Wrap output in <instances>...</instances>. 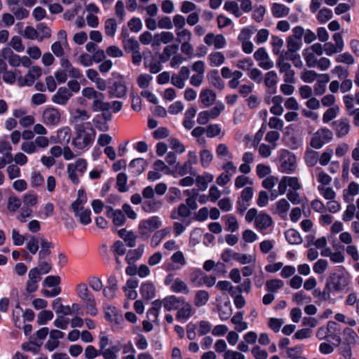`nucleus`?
<instances>
[{"mask_svg": "<svg viewBox=\"0 0 359 359\" xmlns=\"http://www.w3.org/2000/svg\"><path fill=\"white\" fill-rule=\"evenodd\" d=\"M171 290L176 293L188 294L189 289L187 285L182 280L177 278L171 285Z\"/></svg>", "mask_w": 359, "mask_h": 359, "instance_id": "37", "label": "nucleus"}, {"mask_svg": "<svg viewBox=\"0 0 359 359\" xmlns=\"http://www.w3.org/2000/svg\"><path fill=\"white\" fill-rule=\"evenodd\" d=\"M123 46L126 52H133L140 50V44L134 38L126 39L123 41Z\"/></svg>", "mask_w": 359, "mask_h": 359, "instance_id": "43", "label": "nucleus"}, {"mask_svg": "<svg viewBox=\"0 0 359 359\" xmlns=\"http://www.w3.org/2000/svg\"><path fill=\"white\" fill-rule=\"evenodd\" d=\"M280 161V170L282 172H288L292 170V160L289 154H282Z\"/></svg>", "mask_w": 359, "mask_h": 359, "instance_id": "48", "label": "nucleus"}, {"mask_svg": "<svg viewBox=\"0 0 359 359\" xmlns=\"http://www.w3.org/2000/svg\"><path fill=\"white\" fill-rule=\"evenodd\" d=\"M304 29L301 27H296L293 28V53L298 50L302 45V38L304 35Z\"/></svg>", "mask_w": 359, "mask_h": 359, "instance_id": "21", "label": "nucleus"}, {"mask_svg": "<svg viewBox=\"0 0 359 359\" xmlns=\"http://www.w3.org/2000/svg\"><path fill=\"white\" fill-rule=\"evenodd\" d=\"M61 298H57L53 302V309L55 311L57 315L67 316L72 313L69 306H63L61 302Z\"/></svg>", "mask_w": 359, "mask_h": 359, "instance_id": "22", "label": "nucleus"}, {"mask_svg": "<svg viewBox=\"0 0 359 359\" xmlns=\"http://www.w3.org/2000/svg\"><path fill=\"white\" fill-rule=\"evenodd\" d=\"M243 312H238L231 318V320L232 323L236 325L235 329L238 332L246 330L248 327L247 323L243 321Z\"/></svg>", "mask_w": 359, "mask_h": 359, "instance_id": "35", "label": "nucleus"}, {"mask_svg": "<svg viewBox=\"0 0 359 359\" xmlns=\"http://www.w3.org/2000/svg\"><path fill=\"white\" fill-rule=\"evenodd\" d=\"M10 10L18 20L27 18L29 13L27 9L22 7H11Z\"/></svg>", "mask_w": 359, "mask_h": 359, "instance_id": "60", "label": "nucleus"}, {"mask_svg": "<svg viewBox=\"0 0 359 359\" xmlns=\"http://www.w3.org/2000/svg\"><path fill=\"white\" fill-rule=\"evenodd\" d=\"M331 283L334 290L339 292L344 290L348 285V280L342 273H334L331 277Z\"/></svg>", "mask_w": 359, "mask_h": 359, "instance_id": "13", "label": "nucleus"}, {"mask_svg": "<svg viewBox=\"0 0 359 359\" xmlns=\"http://www.w3.org/2000/svg\"><path fill=\"white\" fill-rule=\"evenodd\" d=\"M264 83L269 88L276 86L277 83V74L274 71H271L266 74Z\"/></svg>", "mask_w": 359, "mask_h": 359, "instance_id": "54", "label": "nucleus"}, {"mask_svg": "<svg viewBox=\"0 0 359 359\" xmlns=\"http://www.w3.org/2000/svg\"><path fill=\"white\" fill-rule=\"evenodd\" d=\"M184 194L189 197L186 199V204L188 208L191 210H194L197 209L198 205L196 203V198L198 196V193L196 189H192L191 191L186 190L184 191Z\"/></svg>", "mask_w": 359, "mask_h": 359, "instance_id": "31", "label": "nucleus"}, {"mask_svg": "<svg viewBox=\"0 0 359 359\" xmlns=\"http://www.w3.org/2000/svg\"><path fill=\"white\" fill-rule=\"evenodd\" d=\"M289 8L283 4H274L273 6V13L276 17H282L288 13Z\"/></svg>", "mask_w": 359, "mask_h": 359, "instance_id": "64", "label": "nucleus"}, {"mask_svg": "<svg viewBox=\"0 0 359 359\" xmlns=\"http://www.w3.org/2000/svg\"><path fill=\"white\" fill-rule=\"evenodd\" d=\"M184 298L177 297L174 295L163 299V306L168 311L177 310L182 305Z\"/></svg>", "mask_w": 359, "mask_h": 359, "instance_id": "16", "label": "nucleus"}, {"mask_svg": "<svg viewBox=\"0 0 359 359\" xmlns=\"http://www.w3.org/2000/svg\"><path fill=\"white\" fill-rule=\"evenodd\" d=\"M3 56L5 60H8L9 65L13 67H18L20 64V57L18 55L14 54L10 48L3 50Z\"/></svg>", "mask_w": 359, "mask_h": 359, "instance_id": "29", "label": "nucleus"}, {"mask_svg": "<svg viewBox=\"0 0 359 359\" xmlns=\"http://www.w3.org/2000/svg\"><path fill=\"white\" fill-rule=\"evenodd\" d=\"M42 118L45 124L55 126L60 122V113L57 109L48 108L44 110Z\"/></svg>", "mask_w": 359, "mask_h": 359, "instance_id": "11", "label": "nucleus"}, {"mask_svg": "<svg viewBox=\"0 0 359 359\" xmlns=\"http://www.w3.org/2000/svg\"><path fill=\"white\" fill-rule=\"evenodd\" d=\"M144 251V245H140L137 249L129 250L126 257L128 264H135L142 255Z\"/></svg>", "mask_w": 359, "mask_h": 359, "instance_id": "19", "label": "nucleus"}, {"mask_svg": "<svg viewBox=\"0 0 359 359\" xmlns=\"http://www.w3.org/2000/svg\"><path fill=\"white\" fill-rule=\"evenodd\" d=\"M331 287L329 283H327L323 290L321 291L319 288H316L313 291V295L317 298L319 302H325L330 298Z\"/></svg>", "mask_w": 359, "mask_h": 359, "instance_id": "24", "label": "nucleus"}, {"mask_svg": "<svg viewBox=\"0 0 359 359\" xmlns=\"http://www.w3.org/2000/svg\"><path fill=\"white\" fill-rule=\"evenodd\" d=\"M117 29V23L114 18H109L104 22V32L107 36L113 37Z\"/></svg>", "mask_w": 359, "mask_h": 359, "instance_id": "42", "label": "nucleus"}, {"mask_svg": "<svg viewBox=\"0 0 359 359\" xmlns=\"http://www.w3.org/2000/svg\"><path fill=\"white\" fill-rule=\"evenodd\" d=\"M72 96V93L65 87L58 88L57 93L53 96L52 101L60 105L65 104Z\"/></svg>", "mask_w": 359, "mask_h": 359, "instance_id": "14", "label": "nucleus"}, {"mask_svg": "<svg viewBox=\"0 0 359 359\" xmlns=\"http://www.w3.org/2000/svg\"><path fill=\"white\" fill-rule=\"evenodd\" d=\"M224 109V105L222 102H219L210 110L200 112L197 118L198 123L200 125H205L210 119L218 117Z\"/></svg>", "mask_w": 359, "mask_h": 359, "instance_id": "7", "label": "nucleus"}, {"mask_svg": "<svg viewBox=\"0 0 359 359\" xmlns=\"http://www.w3.org/2000/svg\"><path fill=\"white\" fill-rule=\"evenodd\" d=\"M339 111V107L337 105H334L332 107H329L323 114V121L324 123H327L330 121L333 120L337 117Z\"/></svg>", "mask_w": 359, "mask_h": 359, "instance_id": "38", "label": "nucleus"}, {"mask_svg": "<svg viewBox=\"0 0 359 359\" xmlns=\"http://www.w3.org/2000/svg\"><path fill=\"white\" fill-rule=\"evenodd\" d=\"M128 177L126 173L120 172L116 177V187L121 192H126L128 191V187L127 186Z\"/></svg>", "mask_w": 359, "mask_h": 359, "instance_id": "36", "label": "nucleus"}, {"mask_svg": "<svg viewBox=\"0 0 359 359\" xmlns=\"http://www.w3.org/2000/svg\"><path fill=\"white\" fill-rule=\"evenodd\" d=\"M287 51L285 53L282 52L277 61V65L280 69V72L285 73L286 78L285 79V81L286 83L289 82L288 73L291 67L289 62L292 60V36L287 37Z\"/></svg>", "mask_w": 359, "mask_h": 359, "instance_id": "5", "label": "nucleus"}, {"mask_svg": "<svg viewBox=\"0 0 359 359\" xmlns=\"http://www.w3.org/2000/svg\"><path fill=\"white\" fill-rule=\"evenodd\" d=\"M177 36L176 41L178 43H182L186 42H190L191 40L192 34L191 32L187 29H182L180 30H175Z\"/></svg>", "mask_w": 359, "mask_h": 359, "instance_id": "41", "label": "nucleus"}, {"mask_svg": "<svg viewBox=\"0 0 359 359\" xmlns=\"http://www.w3.org/2000/svg\"><path fill=\"white\" fill-rule=\"evenodd\" d=\"M306 65L309 67H316L317 66L318 59L309 48L303 52Z\"/></svg>", "mask_w": 359, "mask_h": 359, "instance_id": "45", "label": "nucleus"}, {"mask_svg": "<svg viewBox=\"0 0 359 359\" xmlns=\"http://www.w3.org/2000/svg\"><path fill=\"white\" fill-rule=\"evenodd\" d=\"M332 127L336 136L338 138H342L347 135L350 131V121L346 117H342L334 121L332 123Z\"/></svg>", "mask_w": 359, "mask_h": 359, "instance_id": "8", "label": "nucleus"}, {"mask_svg": "<svg viewBox=\"0 0 359 359\" xmlns=\"http://www.w3.org/2000/svg\"><path fill=\"white\" fill-rule=\"evenodd\" d=\"M209 294L205 290H198L196 292L194 297V304L197 307H201L207 304L209 300Z\"/></svg>", "mask_w": 359, "mask_h": 359, "instance_id": "34", "label": "nucleus"}, {"mask_svg": "<svg viewBox=\"0 0 359 359\" xmlns=\"http://www.w3.org/2000/svg\"><path fill=\"white\" fill-rule=\"evenodd\" d=\"M177 310L178 311L176 314V318L178 320H187L191 316L192 306L189 302H185L184 299L182 302V305Z\"/></svg>", "mask_w": 359, "mask_h": 359, "instance_id": "18", "label": "nucleus"}, {"mask_svg": "<svg viewBox=\"0 0 359 359\" xmlns=\"http://www.w3.org/2000/svg\"><path fill=\"white\" fill-rule=\"evenodd\" d=\"M201 165L207 168L212 161V154L208 149H203L200 153Z\"/></svg>", "mask_w": 359, "mask_h": 359, "instance_id": "51", "label": "nucleus"}, {"mask_svg": "<svg viewBox=\"0 0 359 359\" xmlns=\"http://www.w3.org/2000/svg\"><path fill=\"white\" fill-rule=\"evenodd\" d=\"M337 326V324L334 321H330L327 323V331L330 333L328 335L329 338H331L333 340V344L336 346H338L341 342V338L337 334H332V332H334L335 327Z\"/></svg>", "mask_w": 359, "mask_h": 359, "instance_id": "46", "label": "nucleus"}, {"mask_svg": "<svg viewBox=\"0 0 359 359\" xmlns=\"http://www.w3.org/2000/svg\"><path fill=\"white\" fill-rule=\"evenodd\" d=\"M40 243V237L31 236L29 241L27 243V248L32 254H36L39 250V243Z\"/></svg>", "mask_w": 359, "mask_h": 359, "instance_id": "56", "label": "nucleus"}, {"mask_svg": "<svg viewBox=\"0 0 359 359\" xmlns=\"http://www.w3.org/2000/svg\"><path fill=\"white\" fill-rule=\"evenodd\" d=\"M170 233L169 229H163L156 231L151 239V245L154 248L158 246L161 240L164 238Z\"/></svg>", "mask_w": 359, "mask_h": 359, "instance_id": "40", "label": "nucleus"}, {"mask_svg": "<svg viewBox=\"0 0 359 359\" xmlns=\"http://www.w3.org/2000/svg\"><path fill=\"white\" fill-rule=\"evenodd\" d=\"M272 224L271 217L265 213H261L255 218V226L257 229L263 230L269 227Z\"/></svg>", "mask_w": 359, "mask_h": 359, "instance_id": "20", "label": "nucleus"}, {"mask_svg": "<svg viewBox=\"0 0 359 359\" xmlns=\"http://www.w3.org/2000/svg\"><path fill=\"white\" fill-rule=\"evenodd\" d=\"M147 162L144 159L139 158L133 159L129 164V167L133 169L135 175H140L146 168Z\"/></svg>", "mask_w": 359, "mask_h": 359, "instance_id": "25", "label": "nucleus"}, {"mask_svg": "<svg viewBox=\"0 0 359 359\" xmlns=\"http://www.w3.org/2000/svg\"><path fill=\"white\" fill-rule=\"evenodd\" d=\"M283 100V99L281 96H275L272 98L273 106L270 110L272 114L274 115H281L283 114V108L281 105Z\"/></svg>", "mask_w": 359, "mask_h": 359, "instance_id": "39", "label": "nucleus"}, {"mask_svg": "<svg viewBox=\"0 0 359 359\" xmlns=\"http://www.w3.org/2000/svg\"><path fill=\"white\" fill-rule=\"evenodd\" d=\"M95 137V131L93 128L78 126L75 128V136L72 143L76 149L83 150L93 144Z\"/></svg>", "mask_w": 359, "mask_h": 359, "instance_id": "2", "label": "nucleus"}, {"mask_svg": "<svg viewBox=\"0 0 359 359\" xmlns=\"http://www.w3.org/2000/svg\"><path fill=\"white\" fill-rule=\"evenodd\" d=\"M175 168L178 170L179 175L181 176H184L188 173H190L194 176L196 175L192 165L187 162H185L183 165H180V164L177 163Z\"/></svg>", "mask_w": 359, "mask_h": 359, "instance_id": "50", "label": "nucleus"}, {"mask_svg": "<svg viewBox=\"0 0 359 359\" xmlns=\"http://www.w3.org/2000/svg\"><path fill=\"white\" fill-rule=\"evenodd\" d=\"M283 285V281L278 279L271 280L266 283L267 290L271 292H276L278 289L281 288Z\"/></svg>", "mask_w": 359, "mask_h": 359, "instance_id": "61", "label": "nucleus"}, {"mask_svg": "<svg viewBox=\"0 0 359 359\" xmlns=\"http://www.w3.org/2000/svg\"><path fill=\"white\" fill-rule=\"evenodd\" d=\"M255 59L258 61L259 66L264 69H270L273 67V63L269 60L268 53L264 48H259L254 53Z\"/></svg>", "mask_w": 359, "mask_h": 359, "instance_id": "10", "label": "nucleus"}, {"mask_svg": "<svg viewBox=\"0 0 359 359\" xmlns=\"http://www.w3.org/2000/svg\"><path fill=\"white\" fill-rule=\"evenodd\" d=\"M332 138L333 134L330 129L327 128H320L313 135L311 146L314 149H319L324 144L330 142Z\"/></svg>", "mask_w": 359, "mask_h": 359, "instance_id": "6", "label": "nucleus"}, {"mask_svg": "<svg viewBox=\"0 0 359 359\" xmlns=\"http://www.w3.org/2000/svg\"><path fill=\"white\" fill-rule=\"evenodd\" d=\"M161 226V221L157 216H153L142 220L138 226V233L143 239H147L151 232Z\"/></svg>", "mask_w": 359, "mask_h": 359, "instance_id": "4", "label": "nucleus"}, {"mask_svg": "<svg viewBox=\"0 0 359 359\" xmlns=\"http://www.w3.org/2000/svg\"><path fill=\"white\" fill-rule=\"evenodd\" d=\"M41 250L39 252L40 260L44 259L50 254V249L53 248V243L46 241L43 236H40Z\"/></svg>", "mask_w": 359, "mask_h": 359, "instance_id": "28", "label": "nucleus"}, {"mask_svg": "<svg viewBox=\"0 0 359 359\" xmlns=\"http://www.w3.org/2000/svg\"><path fill=\"white\" fill-rule=\"evenodd\" d=\"M128 26L130 31L133 32H138L142 28V22L140 18H133L128 21Z\"/></svg>", "mask_w": 359, "mask_h": 359, "instance_id": "62", "label": "nucleus"}, {"mask_svg": "<svg viewBox=\"0 0 359 359\" xmlns=\"http://www.w3.org/2000/svg\"><path fill=\"white\" fill-rule=\"evenodd\" d=\"M33 210L29 207H22L20 208V214L17 219L22 223L27 221V219L32 216Z\"/></svg>", "mask_w": 359, "mask_h": 359, "instance_id": "58", "label": "nucleus"}, {"mask_svg": "<svg viewBox=\"0 0 359 359\" xmlns=\"http://www.w3.org/2000/svg\"><path fill=\"white\" fill-rule=\"evenodd\" d=\"M209 60L212 67L219 66L225 60L224 55L220 52H215L209 55Z\"/></svg>", "mask_w": 359, "mask_h": 359, "instance_id": "44", "label": "nucleus"}, {"mask_svg": "<svg viewBox=\"0 0 359 359\" xmlns=\"http://www.w3.org/2000/svg\"><path fill=\"white\" fill-rule=\"evenodd\" d=\"M118 235L124 240L129 248H133L136 245L137 236L133 231H127L126 229H121L118 231Z\"/></svg>", "mask_w": 359, "mask_h": 359, "instance_id": "17", "label": "nucleus"}, {"mask_svg": "<svg viewBox=\"0 0 359 359\" xmlns=\"http://www.w3.org/2000/svg\"><path fill=\"white\" fill-rule=\"evenodd\" d=\"M22 36L25 38H27L28 39H31V40L38 39L39 40V32L37 31V28L35 29L32 26H27L25 28Z\"/></svg>", "mask_w": 359, "mask_h": 359, "instance_id": "59", "label": "nucleus"}, {"mask_svg": "<svg viewBox=\"0 0 359 359\" xmlns=\"http://www.w3.org/2000/svg\"><path fill=\"white\" fill-rule=\"evenodd\" d=\"M190 70L187 67H182L178 74H173L170 78L171 83L175 87L182 89L184 81L189 77Z\"/></svg>", "mask_w": 359, "mask_h": 359, "instance_id": "9", "label": "nucleus"}, {"mask_svg": "<svg viewBox=\"0 0 359 359\" xmlns=\"http://www.w3.org/2000/svg\"><path fill=\"white\" fill-rule=\"evenodd\" d=\"M337 62L339 63H345L347 65H352L354 63L355 60L352 55L348 52L344 53L342 54L339 55L336 59Z\"/></svg>", "mask_w": 359, "mask_h": 359, "instance_id": "63", "label": "nucleus"}, {"mask_svg": "<svg viewBox=\"0 0 359 359\" xmlns=\"http://www.w3.org/2000/svg\"><path fill=\"white\" fill-rule=\"evenodd\" d=\"M156 289L153 283H145L142 285L140 292L142 296L146 299H151L155 295Z\"/></svg>", "mask_w": 359, "mask_h": 359, "instance_id": "30", "label": "nucleus"}, {"mask_svg": "<svg viewBox=\"0 0 359 359\" xmlns=\"http://www.w3.org/2000/svg\"><path fill=\"white\" fill-rule=\"evenodd\" d=\"M37 31L39 32V41H42L44 38H50L51 36V30L43 23L37 25Z\"/></svg>", "mask_w": 359, "mask_h": 359, "instance_id": "49", "label": "nucleus"}, {"mask_svg": "<svg viewBox=\"0 0 359 359\" xmlns=\"http://www.w3.org/2000/svg\"><path fill=\"white\" fill-rule=\"evenodd\" d=\"M214 176L210 173H205L204 175H198L196 177V184L201 190H205L208 188V183L211 182Z\"/></svg>", "mask_w": 359, "mask_h": 359, "instance_id": "33", "label": "nucleus"}, {"mask_svg": "<svg viewBox=\"0 0 359 359\" xmlns=\"http://www.w3.org/2000/svg\"><path fill=\"white\" fill-rule=\"evenodd\" d=\"M208 79L215 88L222 90L224 88V83L221 79L218 71L212 70L208 74Z\"/></svg>", "mask_w": 359, "mask_h": 359, "instance_id": "27", "label": "nucleus"}, {"mask_svg": "<svg viewBox=\"0 0 359 359\" xmlns=\"http://www.w3.org/2000/svg\"><path fill=\"white\" fill-rule=\"evenodd\" d=\"M200 97L201 102L205 107H210L215 102L216 100V94L211 90L206 89L201 93Z\"/></svg>", "mask_w": 359, "mask_h": 359, "instance_id": "26", "label": "nucleus"}, {"mask_svg": "<svg viewBox=\"0 0 359 359\" xmlns=\"http://www.w3.org/2000/svg\"><path fill=\"white\" fill-rule=\"evenodd\" d=\"M179 46L177 44H172L165 46L163 49V53L159 57L160 62H167L172 55L177 54Z\"/></svg>", "mask_w": 359, "mask_h": 359, "instance_id": "23", "label": "nucleus"}, {"mask_svg": "<svg viewBox=\"0 0 359 359\" xmlns=\"http://www.w3.org/2000/svg\"><path fill=\"white\" fill-rule=\"evenodd\" d=\"M162 201L156 198H151L144 202L142 209L146 212H155L162 206Z\"/></svg>", "mask_w": 359, "mask_h": 359, "instance_id": "32", "label": "nucleus"}, {"mask_svg": "<svg viewBox=\"0 0 359 359\" xmlns=\"http://www.w3.org/2000/svg\"><path fill=\"white\" fill-rule=\"evenodd\" d=\"M53 318V313L51 311L44 310L41 311L37 317V323L39 325H44L48 320Z\"/></svg>", "mask_w": 359, "mask_h": 359, "instance_id": "57", "label": "nucleus"}, {"mask_svg": "<svg viewBox=\"0 0 359 359\" xmlns=\"http://www.w3.org/2000/svg\"><path fill=\"white\" fill-rule=\"evenodd\" d=\"M57 137L60 143H68L71 139V130L68 127L63 128L57 131Z\"/></svg>", "mask_w": 359, "mask_h": 359, "instance_id": "52", "label": "nucleus"}, {"mask_svg": "<svg viewBox=\"0 0 359 359\" xmlns=\"http://www.w3.org/2000/svg\"><path fill=\"white\" fill-rule=\"evenodd\" d=\"M12 147L8 141H0V154L9 160H13Z\"/></svg>", "mask_w": 359, "mask_h": 359, "instance_id": "47", "label": "nucleus"}, {"mask_svg": "<svg viewBox=\"0 0 359 359\" xmlns=\"http://www.w3.org/2000/svg\"><path fill=\"white\" fill-rule=\"evenodd\" d=\"M81 94L84 97L93 100L91 108L93 111H100L102 117L106 121L111 119V113L109 111L111 103L104 101L105 96L102 93L96 91L92 87H86L82 90Z\"/></svg>", "mask_w": 359, "mask_h": 359, "instance_id": "1", "label": "nucleus"}, {"mask_svg": "<svg viewBox=\"0 0 359 359\" xmlns=\"http://www.w3.org/2000/svg\"><path fill=\"white\" fill-rule=\"evenodd\" d=\"M111 250L114 256H122L126 252V248L121 241H116L111 246Z\"/></svg>", "mask_w": 359, "mask_h": 359, "instance_id": "53", "label": "nucleus"}, {"mask_svg": "<svg viewBox=\"0 0 359 359\" xmlns=\"http://www.w3.org/2000/svg\"><path fill=\"white\" fill-rule=\"evenodd\" d=\"M107 215L112 218L113 223L116 226H121L126 222L125 214L121 210H114L111 207H107Z\"/></svg>", "mask_w": 359, "mask_h": 359, "instance_id": "15", "label": "nucleus"}, {"mask_svg": "<svg viewBox=\"0 0 359 359\" xmlns=\"http://www.w3.org/2000/svg\"><path fill=\"white\" fill-rule=\"evenodd\" d=\"M127 93V87L125 83L121 81H116L112 86L109 88V95L110 97H116L118 98L123 97Z\"/></svg>", "mask_w": 359, "mask_h": 359, "instance_id": "12", "label": "nucleus"}, {"mask_svg": "<svg viewBox=\"0 0 359 359\" xmlns=\"http://www.w3.org/2000/svg\"><path fill=\"white\" fill-rule=\"evenodd\" d=\"M332 18V11L330 8H324L318 12L317 18L320 23H325Z\"/></svg>", "mask_w": 359, "mask_h": 359, "instance_id": "55", "label": "nucleus"}, {"mask_svg": "<svg viewBox=\"0 0 359 359\" xmlns=\"http://www.w3.org/2000/svg\"><path fill=\"white\" fill-rule=\"evenodd\" d=\"M76 291L77 296L83 302V306L87 310V312L91 316H95L97 313L96 302L87 285L85 283L78 284Z\"/></svg>", "mask_w": 359, "mask_h": 359, "instance_id": "3", "label": "nucleus"}]
</instances>
